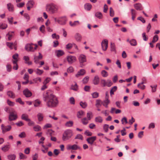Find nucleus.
<instances>
[{
    "mask_svg": "<svg viewBox=\"0 0 160 160\" xmlns=\"http://www.w3.org/2000/svg\"><path fill=\"white\" fill-rule=\"evenodd\" d=\"M42 99L45 102L46 106L48 108H56L59 103L58 97L52 93H50L49 91H47L43 93Z\"/></svg>",
    "mask_w": 160,
    "mask_h": 160,
    "instance_id": "f257e3e1",
    "label": "nucleus"
},
{
    "mask_svg": "<svg viewBox=\"0 0 160 160\" xmlns=\"http://www.w3.org/2000/svg\"><path fill=\"white\" fill-rule=\"evenodd\" d=\"M73 133L72 131L70 129L65 130L62 136V140L63 141H66L69 140L73 135Z\"/></svg>",
    "mask_w": 160,
    "mask_h": 160,
    "instance_id": "f03ea898",
    "label": "nucleus"
},
{
    "mask_svg": "<svg viewBox=\"0 0 160 160\" xmlns=\"http://www.w3.org/2000/svg\"><path fill=\"white\" fill-rule=\"evenodd\" d=\"M46 9L47 12L53 14L57 12L58 8L57 6L56 5L53 4H50L47 5Z\"/></svg>",
    "mask_w": 160,
    "mask_h": 160,
    "instance_id": "7ed1b4c3",
    "label": "nucleus"
},
{
    "mask_svg": "<svg viewBox=\"0 0 160 160\" xmlns=\"http://www.w3.org/2000/svg\"><path fill=\"white\" fill-rule=\"evenodd\" d=\"M38 46L37 44L32 43L27 44L25 47V49L27 51L34 52L37 48Z\"/></svg>",
    "mask_w": 160,
    "mask_h": 160,
    "instance_id": "20e7f679",
    "label": "nucleus"
},
{
    "mask_svg": "<svg viewBox=\"0 0 160 160\" xmlns=\"http://www.w3.org/2000/svg\"><path fill=\"white\" fill-rule=\"evenodd\" d=\"M78 59L80 67H82L85 65V63L87 61L86 56L85 55L83 54H80L78 58Z\"/></svg>",
    "mask_w": 160,
    "mask_h": 160,
    "instance_id": "39448f33",
    "label": "nucleus"
},
{
    "mask_svg": "<svg viewBox=\"0 0 160 160\" xmlns=\"http://www.w3.org/2000/svg\"><path fill=\"white\" fill-rule=\"evenodd\" d=\"M66 148L68 150H76L78 149L81 150V147L76 144H74L72 145L68 144Z\"/></svg>",
    "mask_w": 160,
    "mask_h": 160,
    "instance_id": "423d86ee",
    "label": "nucleus"
},
{
    "mask_svg": "<svg viewBox=\"0 0 160 160\" xmlns=\"http://www.w3.org/2000/svg\"><path fill=\"white\" fill-rule=\"evenodd\" d=\"M9 121H13L16 120L18 116L17 113L15 111H13L11 112H9Z\"/></svg>",
    "mask_w": 160,
    "mask_h": 160,
    "instance_id": "0eeeda50",
    "label": "nucleus"
},
{
    "mask_svg": "<svg viewBox=\"0 0 160 160\" xmlns=\"http://www.w3.org/2000/svg\"><path fill=\"white\" fill-rule=\"evenodd\" d=\"M67 60L69 64L75 62L77 60L76 57L75 56L69 55L67 57Z\"/></svg>",
    "mask_w": 160,
    "mask_h": 160,
    "instance_id": "6e6552de",
    "label": "nucleus"
},
{
    "mask_svg": "<svg viewBox=\"0 0 160 160\" xmlns=\"http://www.w3.org/2000/svg\"><path fill=\"white\" fill-rule=\"evenodd\" d=\"M96 136H92L87 138L86 139V140L88 144L92 145L93 144L94 142L96 140Z\"/></svg>",
    "mask_w": 160,
    "mask_h": 160,
    "instance_id": "1a4fd4ad",
    "label": "nucleus"
},
{
    "mask_svg": "<svg viewBox=\"0 0 160 160\" xmlns=\"http://www.w3.org/2000/svg\"><path fill=\"white\" fill-rule=\"evenodd\" d=\"M11 128L12 127L10 125H8L7 126H4L3 124L1 125V129L3 133L10 131Z\"/></svg>",
    "mask_w": 160,
    "mask_h": 160,
    "instance_id": "9d476101",
    "label": "nucleus"
},
{
    "mask_svg": "<svg viewBox=\"0 0 160 160\" xmlns=\"http://www.w3.org/2000/svg\"><path fill=\"white\" fill-rule=\"evenodd\" d=\"M23 94L27 98L30 97L32 95V93L27 88L23 90Z\"/></svg>",
    "mask_w": 160,
    "mask_h": 160,
    "instance_id": "9b49d317",
    "label": "nucleus"
},
{
    "mask_svg": "<svg viewBox=\"0 0 160 160\" xmlns=\"http://www.w3.org/2000/svg\"><path fill=\"white\" fill-rule=\"evenodd\" d=\"M34 62L36 64L38 63L39 62V60L41 59L42 58V56L40 52L39 53V55L38 56L34 55Z\"/></svg>",
    "mask_w": 160,
    "mask_h": 160,
    "instance_id": "f8f14e48",
    "label": "nucleus"
},
{
    "mask_svg": "<svg viewBox=\"0 0 160 160\" xmlns=\"http://www.w3.org/2000/svg\"><path fill=\"white\" fill-rule=\"evenodd\" d=\"M102 49L103 51H105L108 47V41H102L101 42Z\"/></svg>",
    "mask_w": 160,
    "mask_h": 160,
    "instance_id": "ddd939ff",
    "label": "nucleus"
},
{
    "mask_svg": "<svg viewBox=\"0 0 160 160\" xmlns=\"http://www.w3.org/2000/svg\"><path fill=\"white\" fill-rule=\"evenodd\" d=\"M86 73L85 70L84 69H81L79 71H78L77 73L75 75V76L77 78L84 75Z\"/></svg>",
    "mask_w": 160,
    "mask_h": 160,
    "instance_id": "4468645a",
    "label": "nucleus"
},
{
    "mask_svg": "<svg viewBox=\"0 0 160 160\" xmlns=\"http://www.w3.org/2000/svg\"><path fill=\"white\" fill-rule=\"evenodd\" d=\"M59 20L60 21L58 22V23L61 25H64L66 23L67 19L65 17H62L59 18Z\"/></svg>",
    "mask_w": 160,
    "mask_h": 160,
    "instance_id": "2eb2a0df",
    "label": "nucleus"
},
{
    "mask_svg": "<svg viewBox=\"0 0 160 160\" xmlns=\"http://www.w3.org/2000/svg\"><path fill=\"white\" fill-rule=\"evenodd\" d=\"M14 35V32H9L7 34V37H8V40H10L12 39V37Z\"/></svg>",
    "mask_w": 160,
    "mask_h": 160,
    "instance_id": "dca6fc26",
    "label": "nucleus"
},
{
    "mask_svg": "<svg viewBox=\"0 0 160 160\" xmlns=\"http://www.w3.org/2000/svg\"><path fill=\"white\" fill-rule=\"evenodd\" d=\"M134 8L138 10H141L142 9V6L140 3H137L134 4Z\"/></svg>",
    "mask_w": 160,
    "mask_h": 160,
    "instance_id": "f3484780",
    "label": "nucleus"
},
{
    "mask_svg": "<svg viewBox=\"0 0 160 160\" xmlns=\"http://www.w3.org/2000/svg\"><path fill=\"white\" fill-rule=\"evenodd\" d=\"M10 148V146L9 144L4 145L2 148V150L4 152H6L9 150Z\"/></svg>",
    "mask_w": 160,
    "mask_h": 160,
    "instance_id": "a211bd4d",
    "label": "nucleus"
},
{
    "mask_svg": "<svg viewBox=\"0 0 160 160\" xmlns=\"http://www.w3.org/2000/svg\"><path fill=\"white\" fill-rule=\"evenodd\" d=\"M110 101L109 100H105L102 102L101 103L103 106L106 108H108V105L110 103Z\"/></svg>",
    "mask_w": 160,
    "mask_h": 160,
    "instance_id": "6ab92c4d",
    "label": "nucleus"
},
{
    "mask_svg": "<svg viewBox=\"0 0 160 160\" xmlns=\"http://www.w3.org/2000/svg\"><path fill=\"white\" fill-rule=\"evenodd\" d=\"M58 57H60L63 55L64 54V52L62 50H57L55 52Z\"/></svg>",
    "mask_w": 160,
    "mask_h": 160,
    "instance_id": "aec40b11",
    "label": "nucleus"
},
{
    "mask_svg": "<svg viewBox=\"0 0 160 160\" xmlns=\"http://www.w3.org/2000/svg\"><path fill=\"white\" fill-rule=\"evenodd\" d=\"M99 82V79L98 76H96L94 77V79L93 81V82L94 85L98 84Z\"/></svg>",
    "mask_w": 160,
    "mask_h": 160,
    "instance_id": "412c9836",
    "label": "nucleus"
},
{
    "mask_svg": "<svg viewBox=\"0 0 160 160\" xmlns=\"http://www.w3.org/2000/svg\"><path fill=\"white\" fill-rule=\"evenodd\" d=\"M95 121L96 122L101 123L103 121V119L101 117L98 116L95 118Z\"/></svg>",
    "mask_w": 160,
    "mask_h": 160,
    "instance_id": "4be33fe9",
    "label": "nucleus"
},
{
    "mask_svg": "<svg viewBox=\"0 0 160 160\" xmlns=\"http://www.w3.org/2000/svg\"><path fill=\"white\" fill-rule=\"evenodd\" d=\"M7 6L8 9L9 11L13 12L14 11V7L12 4L9 3L7 4Z\"/></svg>",
    "mask_w": 160,
    "mask_h": 160,
    "instance_id": "5701e85b",
    "label": "nucleus"
},
{
    "mask_svg": "<svg viewBox=\"0 0 160 160\" xmlns=\"http://www.w3.org/2000/svg\"><path fill=\"white\" fill-rule=\"evenodd\" d=\"M69 24L72 27H75L79 25L80 23L78 21H75L73 22L71 21H70L69 22Z\"/></svg>",
    "mask_w": 160,
    "mask_h": 160,
    "instance_id": "b1692460",
    "label": "nucleus"
},
{
    "mask_svg": "<svg viewBox=\"0 0 160 160\" xmlns=\"http://www.w3.org/2000/svg\"><path fill=\"white\" fill-rule=\"evenodd\" d=\"M74 38L76 40H81L83 39V38L82 35L79 33H77L75 34Z\"/></svg>",
    "mask_w": 160,
    "mask_h": 160,
    "instance_id": "393cba45",
    "label": "nucleus"
},
{
    "mask_svg": "<svg viewBox=\"0 0 160 160\" xmlns=\"http://www.w3.org/2000/svg\"><path fill=\"white\" fill-rule=\"evenodd\" d=\"M28 115L26 114H23L21 116V119L26 121H30V119L28 118Z\"/></svg>",
    "mask_w": 160,
    "mask_h": 160,
    "instance_id": "a878e982",
    "label": "nucleus"
},
{
    "mask_svg": "<svg viewBox=\"0 0 160 160\" xmlns=\"http://www.w3.org/2000/svg\"><path fill=\"white\" fill-rule=\"evenodd\" d=\"M144 83H145V82H141L138 84V87L141 89L144 90L145 89L146 87L145 85H143Z\"/></svg>",
    "mask_w": 160,
    "mask_h": 160,
    "instance_id": "bb28decb",
    "label": "nucleus"
},
{
    "mask_svg": "<svg viewBox=\"0 0 160 160\" xmlns=\"http://www.w3.org/2000/svg\"><path fill=\"white\" fill-rule=\"evenodd\" d=\"M7 45L10 48V49H13V47L15 48V43H13L12 42H6ZM15 49H16V48H15Z\"/></svg>",
    "mask_w": 160,
    "mask_h": 160,
    "instance_id": "cd10ccee",
    "label": "nucleus"
},
{
    "mask_svg": "<svg viewBox=\"0 0 160 160\" xmlns=\"http://www.w3.org/2000/svg\"><path fill=\"white\" fill-rule=\"evenodd\" d=\"M92 7V6L91 4L89 3H86L84 5L85 9L88 11L90 10Z\"/></svg>",
    "mask_w": 160,
    "mask_h": 160,
    "instance_id": "c85d7f7f",
    "label": "nucleus"
},
{
    "mask_svg": "<svg viewBox=\"0 0 160 160\" xmlns=\"http://www.w3.org/2000/svg\"><path fill=\"white\" fill-rule=\"evenodd\" d=\"M7 94L8 96L11 98H14L15 97V96L14 94L12 91H8L7 92Z\"/></svg>",
    "mask_w": 160,
    "mask_h": 160,
    "instance_id": "c756f323",
    "label": "nucleus"
},
{
    "mask_svg": "<svg viewBox=\"0 0 160 160\" xmlns=\"http://www.w3.org/2000/svg\"><path fill=\"white\" fill-rule=\"evenodd\" d=\"M89 120L86 118H84L81 119V122L84 125H86L88 123Z\"/></svg>",
    "mask_w": 160,
    "mask_h": 160,
    "instance_id": "7c9ffc66",
    "label": "nucleus"
},
{
    "mask_svg": "<svg viewBox=\"0 0 160 160\" xmlns=\"http://www.w3.org/2000/svg\"><path fill=\"white\" fill-rule=\"evenodd\" d=\"M87 118L89 120H90L93 116L92 113L91 111L88 112L87 114Z\"/></svg>",
    "mask_w": 160,
    "mask_h": 160,
    "instance_id": "2f4dec72",
    "label": "nucleus"
},
{
    "mask_svg": "<svg viewBox=\"0 0 160 160\" xmlns=\"http://www.w3.org/2000/svg\"><path fill=\"white\" fill-rule=\"evenodd\" d=\"M37 117L39 121H41L43 120V116L42 113H39L37 114Z\"/></svg>",
    "mask_w": 160,
    "mask_h": 160,
    "instance_id": "473e14b6",
    "label": "nucleus"
},
{
    "mask_svg": "<svg viewBox=\"0 0 160 160\" xmlns=\"http://www.w3.org/2000/svg\"><path fill=\"white\" fill-rule=\"evenodd\" d=\"M16 157L15 155L14 154H10L8 156V158L9 160H15Z\"/></svg>",
    "mask_w": 160,
    "mask_h": 160,
    "instance_id": "72a5a7b5",
    "label": "nucleus"
},
{
    "mask_svg": "<svg viewBox=\"0 0 160 160\" xmlns=\"http://www.w3.org/2000/svg\"><path fill=\"white\" fill-rule=\"evenodd\" d=\"M95 16L99 19H102V13L99 12H96L95 14Z\"/></svg>",
    "mask_w": 160,
    "mask_h": 160,
    "instance_id": "f704fd0d",
    "label": "nucleus"
},
{
    "mask_svg": "<svg viewBox=\"0 0 160 160\" xmlns=\"http://www.w3.org/2000/svg\"><path fill=\"white\" fill-rule=\"evenodd\" d=\"M36 74L37 75H40L43 72V71L38 68L37 69L34 71Z\"/></svg>",
    "mask_w": 160,
    "mask_h": 160,
    "instance_id": "c9c22d12",
    "label": "nucleus"
},
{
    "mask_svg": "<svg viewBox=\"0 0 160 160\" xmlns=\"http://www.w3.org/2000/svg\"><path fill=\"white\" fill-rule=\"evenodd\" d=\"M71 88V89L75 91H77L78 90V87L76 82L75 83V84L74 85H72Z\"/></svg>",
    "mask_w": 160,
    "mask_h": 160,
    "instance_id": "e433bc0d",
    "label": "nucleus"
},
{
    "mask_svg": "<svg viewBox=\"0 0 160 160\" xmlns=\"http://www.w3.org/2000/svg\"><path fill=\"white\" fill-rule=\"evenodd\" d=\"M84 112L82 111L78 112L77 113V116L78 118H81L84 114Z\"/></svg>",
    "mask_w": 160,
    "mask_h": 160,
    "instance_id": "4c0bfd02",
    "label": "nucleus"
},
{
    "mask_svg": "<svg viewBox=\"0 0 160 160\" xmlns=\"http://www.w3.org/2000/svg\"><path fill=\"white\" fill-rule=\"evenodd\" d=\"M127 42L129 43L131 46H135L137 44V42L136 41H127Z\"/></svg>",
    "mask_w": 160,
    "mask_h": 160,
    "instance_id": "58836bf2",
    "label": "nucleus"
},
{
    "mask_svg": "<svg viewBox=\"0 0 160 160\" xmlns=\"http://www.w3.org/2000/svg\"><path fill=\"white\" fill-rule=\"evenodd\" d=\"M117 89V86H114L110 90V94L111 95L114 94V92Z\"/></svg>",
    "mask_w": 160,
    "mask_h": 160,
    "instance_id": "ea45409f",
    "label": "nucleus"
},
{
    "mask_svg": "<svg viewBox=\"0 0 160 160\" xmlns=\"http://www.w3.org/2000/svg\"><path fill=\"white\" fill-rule=\"evenodd\" d=\"M101 74L103 77H106L108 76V74L107 71L104 70H102Z\"/></svg>",
    "mask_w": 160,
    "mask_h": 160,
    "instance_id": "a19ab883",
    "label": "nucleus"
},
{
    "mask_svg": "<svg viewBox=\"0 0 160 160\" xmlns=\"http://www.w3.org/2000/svg\"><path fill=\"white\" fill-rule=\"evenodd\" d=\"M111 50L113 52L116 51L115 44L112 42L111 43Z\"/></svg>",
    "mask_w": 160,
    "mask_h": 160,
    "instance_id": "79ce46f5",
    "label": "nucleus"
},
{
    "mask_svg": "<svg viewBox=\"0 0 160 160\" xmlns=\"http://www.w3.org/2000/svg\"><path fill=\"white\" fill-rule=\"evenodd\" d=\"M80 106L83 108H85L87 106V104L86 102H80Z\"/></svg>",
    "mask_w": 160,
    "mask_h": 160,
    "instance_id": "37998d69",
    "label": "nucleus"
},
{
    "mask_svg": "<svg viewBox=\"0 0 160 160\" xmlns=\"http://www.w3.org/2000/svg\"><path fill=\"white\" fill-rule=\"evenodd\" d=\"M19 158L20 159H24L27 158V156L23 154L21 152H20L19 153Z\"/></svg>",
    "mask_w": 160,
    "mask_h": 160,
    "instance_id": "c03bdc74",
    "label": "nucleus"
},
{
    "mask_svg": "<svg viewBox=\"0 0 160 160\" xmlns=\"http://www.w3.org/2000/svg\"><path fill=\"white\" fill-rule=\"evenodd\" d=\"M73 124V122L72 121L67 122L65 123V126L67 127H71Z\"/></svg>",
    "mask_w": 160,
    "mask_h": 160,
    "instance_id": "a18cd8bd",
    "label": "nucleus"
},
{
    "mask_svg": "<svg viewBox=\"0 0 160 160\" xmlns=\"http://www.w3.org/2000/svg\"><path fill=\"white\" fill-rule=\"evenodd\" d=\"M92 97L93 98H97L99 96V93L97 92L92 93L91 94Z\"/></svg>",
    "mask_w": 160,
    "mask_h": 160,
    "instance_id": "49530a36",
    "label": "nucleus"
},
{
    "mask_svg": "<svg viewBox=\"0 0 160 160\" xmlns=\"http://www.w3.org/2000/svg\"><path fill=\"white\" fill-rule=\"evenodd\" d=\"M110 9V15L111 17H113L114 15V12L113 8L111 7L109 8Z\"/></svg>",
    "mask_w": 160,
    "mask_h": 160,
    "instance_id": "de8ad7c7",
    "label": "nucleus"
},
{
    "mask_svg": "<svg viewBox=\"0 0 160 160\" xmlns=\"http://www.w3.org/2000/svg\"><path fill=\"white\" fill-rule=\"evenodd\" d=\"M33 81L35 83H38V82H41V79L40 78L37 77L33 79Z\"/></svg>",
    "mask_w": 160,
    "mask_h": 160,
    "instance_id": "09e8293b",
    "label": "nucleus"
},
{
    "mask_svg": "<svg viewBox=\"0 0 160 160\" xmlns=\"http://www.w3.org/2000/svg\"><path fill=\"white\" fill-rule=\"evenodd\" d=\"M33 129L35 131L38 132L40 131L41 127L38 125L35 126L33 127Z\"/></svg>",
    "mask_w": 160,
    "mask_h": 160,
    "instance_id": "8fccbe9b",
    "label": "nucleus"
},
{
    "mask_svg": "<svg viewBox=\"0 0 160 160\" xmlns=\"http://www.w3.org/2000/svg\"><path fill=\"white\" fill-rule=\"evenodd\" d=\"M122 124H126L128 123L127 118L125 117H123L121 120Z\"/></svg>",
    "mask_w": 160,
    "mask_h": 160,
    "instance_id": "3c124183",
    "label": "nucleus"
},
{
    "mask_svg": "<svg viewBox=\"0 0 160 160\" xmlns=\"http://www.w3.org/2000/svg\"><path fill=\"white\" fill-rule=\"evenodd\" d=\"M52 37L53 39H58L59 38V36L58 35L56 34V33L53 34Z\"/></svg>",
    "mask_w": 160,
    "mask_h": 160,
    "instance_id": "603ef678",
    "label": "nucleus"
},
{
    "mask_svg": "<svg viewBox=\"0 0 160 160\" xmlns=\"http://www.w3.org/2000/svg\"><path fill=\"white\" fill-rule=\"evenodd\" d=\"M75 139H79L82 140L83 139V137L81 134H78L76 136Z\"/></svg>",
    "mask_w": 160,
    "mask_h": 160,
    "instance_id": "864d4df0",
    "label": "nucleus"
},
{
    "mask_svg": "<svg viewBox=\"0 0 160 160\" xmlns=\"http://www.w3.org/2000/svg\"><path fill=\"white\" fill-rule=\"evenodd\" d=\"M107 82V86L110 87L112 86L113 83L109 79H108L106 81Z\"/></svg>",
    "mask_w": 160,
    "mask_h": 160,
    "instance_id": "5fc2aeb1",
    "label": "nucleus"
},
{
    "mask_svg": "<svg viewBox=\"0 0 160 160\" xmlns=\"http://www.w3.org/2000/svg\"><path fill=\"white\" fill-rule=\"evenodd\" d=\"M109 128V125L107 124L104 125L103 128L105 132H107Z\"/></svg>",
    "mask_w": 160,
    "mask_h": 160,
    "instance_id": "6e6d98bb",
    "label": "nucleus"
},
{
    "mask_svg": "<svg viewBox=\"0 0 160 160\" xmlns=\"http://www.w3.org/2000/svg\"><path fill=\"white\" fill-rule=\"evenodd\" d=\"M19 137L20 138H24L26 137V134L25 132H22L18 135Z\"/></svg>",
    "mask_w": 160,
    "mask_h": 160,
    "instance_id": "4d7b16f0",
    "label": "nucleus"
},
{
    "mask_svg": "<svg viewBox=\"0 0 160 160\" xmlns=\"http://www.w3.org/2000/svg\"><path fill=\"white\" fill-rule=\"evenodd\" d=\"M7 70V71L10 72L12 70V67L11 65L9 64H8L6 66Z\"/></svg>",
    "mask_w": 160,
    "mask_h": 160,
    "instance_id": "13d9d810",
    "label": "nucleus"
},
{
    "mask_svg": "<svg viewBox=\"0 0 160 160\" xmlns=\"http://www.w3.org/2000/svg\"><path fill=\"white\" fill-rule=\"evenodd\" d=\"M89 78V77L88 76L85 77L82 80L83 83L85 84L86 83L88 82Z\"/></svg>",
    "mask_w": 160,
    "mask_h": 160,
    "instance_id": "bf43d9fd",
    "label": "nucleus"
},
{
    "mask_svg": "<svg viewBox=\"0 0 160 160\" xmlns=\"http://www.w3.org/2000/svg\"><path fill=\"white\" fill-rule=\"evenodd\" d=\"M67 71L68 72V73L72 72L74 71L73 68L72 66L70 67L69 68H68L67 69Z\"/></svg>",
    "mask_w": 160,
    "mask_h": 160,
    "instance_id": "052dcab7",
    "label": "nucleus"
},
{
    "mask_svg": "<svg viewBox=\"0 0 160 160\" xmlns=\"http://www.w3.org/2000/svg\"><path fill=\"white\" fill-rule=\"evenodd\" d=\"M101 83L103 85V87H105L107 86V82L104 79H102L101 80Z\"/></svg>",
    "mask_w": 160,
    "mask_h": 160,
    "instance_id": "680f3d73",
    "label": "nucleus"
},
{
    "mask_svg": "<svg viewBox=\"0 0 160 160\" xmlns=\"http://www.w3.org/2000/svg\"><path fill=\"white\" fill-rule=\"evenodd\" d=\"M150 87L152 88V92H154L156 91V88L157 87V85H154L153 86L152 85L150 86Z\"/></svg>",
    "mask_w": 160,
    "mask_h": 160,
    "instance_id": "e2e57ef3",
    "label": "nucleus"
},
{
    "mask_svg": "<svg viewBox=\"0 0 160 160\" xmlns=\"http://www.w3.org/2000/svg\"><path fill=\"white\" fill-rule=\"evenodd\" d=\"M96 106L97 107H98L99 106L101 105V103L102 102L100 100L98 99L96 100Z\"/></svg>",
    "mask_w": 160,
    "mask_h": 160,
    "instance_id": "0e129e2a",
    "label": "nucleus"
},
{
    "mask_svg": "<svg viewBox=\"0 0 160 160\" xmlns=\"http://www.w3.org/2000/svg\"><path fill=\"white\" fill-rule=\"evenodd\" d=\"M73 43H69L66 45V48L68 49H70L73 47Z\"/></svg>",
    "mask_w": 160,
    "mask_h": 160,
    "instance_id": "69168bd1",
    "label": "nucleus"
},
{
    "mask_svg": "<svg viewBox=\"0 0 160 160\" xmlns=\"http://www.w3.org/2000/svg\"><path fill=\"white\" fill-rule=\"evenodd\" d=\"M34 4V2L32 0H30L29 1H28V2L27 4L26 5H28L29 6H31L32 7V6H33V5Z\"/></svg>",
    "mask_w": 160,
    "mask_h": 160,
    "instance_id": "338daca9",
    "label": "nucleus"
},
{
    "mask_svg": "<svg viewBox=\"0 0 160 160\" xmlns=\"http://www.w3.org/2000/svg\"><path fill=\"white\" fill-rule=\"evenodd\" d=\"M15 124L18 127H21L24 125L23 123L21 121H19L16 123Z\"/></svg>",
    "mask_w": 160,
    "mask_h": 160,
    "instance_id": "774afa93",
    "label": "nucleus"
}]
</instances>
